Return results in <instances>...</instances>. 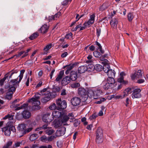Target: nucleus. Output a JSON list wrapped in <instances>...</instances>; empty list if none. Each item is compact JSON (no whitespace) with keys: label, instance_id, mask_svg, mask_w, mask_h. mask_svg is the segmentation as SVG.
Here are the masks:
<instances>
[{"label":"nucleus","instance_id":"nucleus-37","mask_svg":"<svg viewBox=\"0 0 148 148\" xmlns=\"http://www.w3.org/2000/svg\"><path fill=\"white\" fill-rule=\"evenodd\" d=\"M38 35L39 34L38 33L36 32L30 35L29 37V38L30 39V40H32L37 38L38 36Z\"/></svg>","mask_w":148,"mask_h":148},{"label":"nucleus","instance_id":"nucleus-35","mask_svg":"<svg viewBox=\"0 0 148 148\" xmlns=\"http://www.w3.org/2000/svg\"><path fill=\"white\" fill-rule=\"evenodd\" d=\"M28 106V104L24 103L23 105H22L21 106L19 107H18L16 109V110H19L21 109H27Z\"/></svg>","mask_w":148,"mask_h":148},{"label":"nucleus","instance_id":"nucleus-21","mask_svg":"<svg viewBox=\"0 0 148 148\" xmlns=\"http://www.w3.org/2000/svg\"><path fill=\"white\" fill-rule=\"evenodd\" d=\"M108 84L114 87L115 84V80L113 77H108L106 81H105Z\"/></svg>","mask_w":148,"mask_h":148},{"label":"nucleus","instance_id":"nucleus-44","mask_svg":"<svg viewBox=\"0 0 148 148\" xmlns=\"http://www.w3.org/2000/svg\"><path fill=\"white\" fill-rule=\"evenodd\" d=\"M98 115L96 113H94L92 115L90 116L89 119L90 120H94L95 119L97 116Z\"/></svg>","mask_w":148,"mask_h":148},{"label":"nucleus","instance_id":"nucleus-10","mask_svg":"<svg viewBox=\"0 0 148 148\" xmlns=\"http://www.w3.org/2000/svg\"><path fill=\"white\" fill-rule=\"evenodd\" d=\"M141 90L139 88L133 89L132 97L133 98H138L141 97L140 92Z\"/></svg>","mask_w":148,"mask_h":148},{"label":"nucleus","instance_id":"nucleus-3","mask_svg":"<svg viewBox=\"0 0 148 148\" xmlns=\"http://www.w3.org/2000/svg\"><path fill=\"white\" fill-rule=\"evenodd\" d=\"M78 94L82 97V101H85L90 96L88 93V91H86L85 89L80 87L78 89Z\"/></svg>","mask_w":148,"mask_h":148},{"label":"nucleus","instance_id":"nucleus-54","mask_svg":"<svg viewBox=\"0 0 148 148\" xmlns=\"http://www.w3.org/2000/svg\"><path fill=\"white\" fill-rule=\"evenodd\" d=\"M138 79L137 81V83L140 84L143 83L145 82V79H143L141 78H138Z\"/></svg>","mask_w":148,"mask_h":148},{"label":"nucleus","instance_id":"nucleus-53","mask_svg":"<svg viewBox=\"0 0 148 148\" xmlns=\"http://www.w3.org/2000/svg\"><path fill=\"white\" fill-rule=\"evenodd\" d=\"M80 86V84L79 83H76L72 84L71 86L73 88H77Z\"/></svg>","mask_w":148,"mask_h":148},{"label":"nucleus","instance_id":"nucleus-8","mask_svg":"<svg viewBox=\"0 0 148 148\" xmlns=\"http://www.w3.org/2000/svg\"><path fill=\"white\" fill-rule=\"evenodd\" d=\"M20 82H19V81H17V79L11 80L9 83L8 88L11 89L13 91H15L17 86L19 85Z\"/></svg>","mask_w":148,"mask_h":148},{"label":"nucleus","instance_id":"nucleus-41","mask_svg":"<svg viewBox=\"0 0 148 148\" xmlns=\"http://www.w3.org/2000/svg\"><path fill=\"white\" fill-rule=\"evenodd\" d=\"M25 71V70L24 69H23L21 71L20 74L18 77H19V82H20L23 78V75Z\"/></svg>","mask_w":148,"mask_h":148},{"label":"nucleus","instance_id":"nucleus-7","mask_svg":"<svg viewBox=\"0 0 148 148\" xmlns=\"http://www.w3.org/2000/svg\"><path fill=\"white\" fill-rule=\"evenodd\" d=\"M17 71L16 70L14 71L13 70L8 72L5 75L4 78L0 80V85L1 86H2L6 79H9L11 78L14 74L17 73Z\"/></svg>","mask_w":148,"mask_h":148},{"label":"nucleus","instance_id":"nucleus-52","mask_svg":"<svg viewBox=\"0 0 148 148\" xmlns=\"http://www.w3.org/2000/svg\"><path fill=\"white\" fill-rule=\"evenodd\" d=\"M101 32V28H97L96 29V33L97 35V37L98 38L100 36Z\"/></svg>","mask_w":148,"mask_h":148},{"label":"nucleus","instance_id":"nucleus-32","mask_svg":"<svg viewBox=\"0 0 148 148\" xmlns=\"http://www.w3.org/2000/svg\"><path fill=\"white\" fill-rule=\"evenodd\" d=\"M103 131L101 127H98L96 133V136H103Z\"/></svg>","mask_w":148,"mask_h":148},{"label":"nucleus","instance_id":"nucleus-47","mask_svg":"<svg viewBox=\"0 0 148 148\" xmlns=\"http://www.w3.org/2000/svg\"><path fill=\"white\" fill-rule=\"evenodd\" d=\"M12 142L11 141H8L6 143V145H5L3 147V148H9L10 146L12 145Z\"/></svg>","mask_w":148,"mask_h":148},{"label":"nucleus","instance_id":"nucleus-23","mask_svg":"<svg viewBox=\"0 0 148 148\" xmlns=\"http://www.w3.org/2000/svg\"><path fill=\"white\" fill-rule=\"evenodd\" d=\"M71 80L69 76H66L62 80V84L63 85H66L70 82Z\"/></svg>","mask_w":148,"mask_h":148},{"label":"nucleus","instance_id":"nucleus-14","mask_svg":"<svg viewBox=\"0 0 148 148\" xmlns=\"http://www.w3.org/2000/svg\"><path fill=\"white\" fill-rule=\"evenodd\" d=\"M50 114L47 113L44 114L42 117V120L44 122H50L53 120V118L50 119Z\"/></svg>","mask_w":148,"mask_h":148},{"label":"nucleus","instance_id":"nucleus-1","mask_svg":"<svg viewBox=\"0 0 148 148\" xmlns=\"http://www.w3.org/2000/svg\"><path fill=\"white\" fill-rule=\"evenodd\" d=\"M12 123V122H8L7 123L6 126L2 128V131L3 132H4L6 136H10L11 131L13 132H16L15 127L11 125Z\"/></svg>","mask_w":148,"mask_h":148},{"label":"nucleus","instance_id":"nucleus-38","mask_svg":"<svg viewBox=\"0 0 148 148\" xmlns=\"http://www.w3.org/2000/svg\"><path fill=\"white\" fill-rule=\"evenodd\" d=\"M14 115L10 114H9L4 117L3 119L4 120L8 119L9 120H11L13 119Z\"/></svg>","mask_w":148,"mask_h":148},{"label":"nucleus","instance_id":"nucleus-43","mask_svg":"<svg viewBox=\"0 0 148 148\" xmlns=\"http://www.w3.org/2000/svg\"><path fill=\"white\" fill-rule=\"evenodd\" d=\"M94 22L92 21H91L89 19V20L87 22H85L83 24V26H88L90 25L93 24Z\"/></svg>","mask_w":148,"mask_h":148},{"label":"nucleus","instance_id":"nucleus-26","mask_svg":"<svg viewBox=\"0 0 148 148\" xmlns=\"http://www.w3.org/2000/svg\"><path fill=\"white\" fill-rule=\"evenodd\" d=\"M62 114L61 112L57 110H54L52 112V115L53 116V118H60Z\"/></svg>","mask_w":148,"mask_h":148},{"label":"nucleus","instance_id":"nucleus-15","mask_svg":"<svg viewBox=\"0 0 148 148\" xmlns=\"http://www.w3.org/2000/svg\"><path fill=\"white\" fill-rule=\"evenodd\" d=\"M66 131V128L64 127H61L57 131L56 134L57 136H60L64 135Z\"/></svg>","mask_w":148,"mask_h":148},{"label":"nucleus","instance_id":"nucleus-19","mask_svg":"<svg viewBox=\"0 0 148 148\" xmlns=\"http://www.w3.org/2000/svg\"><path fill=\"white\" fill-rule=\"evenodd\" d=\"M88 70V67L86 66L83 65L80 66L78 68V73H82L85 72Z\"/></svg>","mask_w":148,"mask_h":148},{"label":"nucleus","instance_id":"nucleus-62","mask_svg":"<svg viewBox=\"0 0 148 148\" xmlns=\"http://www.w3.org/2000/svg\"><path fill=\"white\" fill-rule=\"evenodd\" d=\"M54 130H52V129H51V130H49L47 131V134L48 135H51L52 134H53V133L54 132Z\"/></svg>","mask_w":148,"mask_h":148},{"label":"nucleus","instance_id":"nucleus-63","mask_svg":"<svg viewBox=\"0 0 148 148\" xmlns=\"http://www.w3.org/2000/svg\"><path fill=\"white\" fill-rule=\"evenodd\" d=\"M32 129H33V128L32 127H29V128H28L27 129H26V130H25L26 134L30 132L32 130Z\"/></svg>","mask_w":148,"mask_h":148},{"label":"nucleus","instance_id":"nucleus-60","mask_svg":"<svg viewBox=\"0 0 148 148\" xmlns=\"http://www.w3.org/2000/svg\"><path fill=\"white\" fill-rule=\"evenodd\" d=\"M72 35H73L72 33L71 32H70V33H69L68 34H67L65 36V38H66L67 39H68L70 38V37L71 38L72 37Z\"/></svg>","mask_w":148,"mask_h":148},{"label":"nucleus","instance_id":"nucleus-12","mask_svg":"<svg viewBox=\"0 0 148 148\" xmlns=\"http://www.w3.org/2000/svg\"><path fill=\"white\" fill-rule=\"evenodd\" d=\"M125 74L124 72H122L120 74V77L118 78V82L121 83L123 84H126L128 83V82L126 81H125L124 80L123 76H125Z\"/></svg>","mask_w":148,"mask_h":148},{"label":"nucleus","instance_id":"nucleus-50","mask_svg":"<svg viewBox=\"0 0 148 148\" xmlns=\"http://www.w3.org/2000/svg\"><path fill=\"white\" fill-rule=\"evenodd\" d=\"M35 98L32 97L30 99V101H34V100L38 101V100L39 99L40 97L39 96L35 95L34 96Z\"/></svg>","mask_w":148,"mask_h":148},{"label":"nucleus","instance_id":"nucleus-55","mask_svg":"<svg viewBox=\"0 0 148 148\" xmlns=\"http://www.w3.org/2000/svg\"><path fill=\"white\" fill-rule=\"evenodd\" d=\"M30 49H28L26 51H25V53L21 57V58H23L26 56L28 55V53L30 51Z\"/></svg>","mask_w":148,"mask_h":148},{"label":"nucleus","instance_id":"nucleus-16","mask_svg":"<svg viewBox=\"0 0 148 148\" xmlns=\"http://www.w3.org/2000/svg\"><path fill=\"white\" fill-rule=\"evenodd\" d=\"M15 91H13L11 89L8 88V91L7 92L5 98L9 100L11 99L13 96V94Z\"/></svg>","mask_w":148,"mask_h":148},{"label":"nucleus","instance_id":"nucleus-29","mask_svg":"<svg viewBox=\"0 0 148 148\" xmlns=\"http://www.w3.org/2000/svg\"><path fill=\"white\" fill-rule=\"evenodd\" d=\"M116 73L114 70L110 69L107 73V75L108 77H115Z\"/></svg>","mask_w":148,"mask_h":148},{"label":"nucleus","instance_id":"nucleus-5","mask_svg":"<svg viewBox=\"0 0 148 148\" xmlns=\"http://www.w3.org/2000/svg\"><path fill=\"white\" fill-rule=\"evenodd\" d=\"M102 92L100 89L94 90L90 89H88V93L90 94V96L93 97L94 99L99 98L100 96L102 94Z\"/></svg>","mask_w":148,"mask_h":148},{"label":"nucleus","instance_id":"nucleus-20","mask_svg":"<svg viewBox=\"0 0 148 148\" xmlns=\"http://www.w3.org/2000/svg\"><path fill=\"white\" fill-rule=\"evenodd\" d=\"M23 117L25 119H28L31 116L30 112L27 110H24L22 113Z\"/></svg>","mask_w":148,"mask_h":148},{"label":"nucleus","instance_id":"nucleus-56","mask_svg":"<svg viewBox=\"0 0 148 148\" xmlns=\"http://www.w3.org/2000/svg\"><path fill=\"white\" fill-rule=\"evenodd\" d=\"M61 15V12H58L53 16L54 17L55 19H56V18H59V16Z\"/></svg>","mask_w":148,"mask_h":148},{"label":"nucleus","instance_id":"nucleus-27","mask_svg":"<svg viewBox=\"0 0 148 148\" xmlns=\"http://www.w3.org/2000/svg\"><path fill=\"white\" fill-rule=\"evenodd\" d=\"M32 102V105L36 107L35 109H39L40 108L39 105H40V102L39 101L34 100V101H30Z\"/></svg>","mask_w":148,"mask_h":148},{"label":"nucleus","instance_id":"nucleus-58","mask_svg":"<svg viewBox=\"0 0 148 148\" xmlns=\"http://www.w3.org/2000/svg\"><path fill=\"white\" fill-rule=\"evenodd\" d=\"M45 124H44L41 127L42 128V130H45L47 129V126L48 125V123L49 122H45Z\"/></svg>","mask_w":148,"mask_h":148},{"label":"nucleus","instance_id":"nucleus-59","mask_svg":"<svg viewBox=\"0 0 148 148\" xmlns=\"http://www.w3.org/2000/svg\"><path fill=\"white\" fill-rule=\"evenodd\" d=\"M47 138L48 140V142H49L53 140L55 138V136H51L48 137Z\"/></svg>","mask_w":148,"mask_h":148},{"label":"nucleus","instance_id":"nucleus-18","mask_svg":"<svg viewBox=\"0 0 148 148\" xmlns=\"http://www.w3.org/2000/svg\"><path fill=\"white\" fill-rule=\"evenodd\" d=\"M102 84H103V88L105 90H107L109 89H112L114 87L108 84L106 81H103Z\"/></svg>","mask_w":148,"mask_h":148},{"label":"nucleus","instance_id":"nucleus-57","mask_svg":"<svg viewBox=\"0 0 148 148\" xmlns=\"http://www.w3.org/2000/svg\"><path fill=\"white\" fill-rule=\"evenodd\" d=\"M95 14H93L90 16V19L89 20L91 21H92L94 22L95 19Z\"/></svg>","mask_w":148,"mask_h":148},{"label":"nucleus","instance_id":"nucleus-6","mask_svg":"<svg viewBox=\"0 0 148 148\" xmlns=\"http://www.w3.org/2000/svg\"><path fill=\"white\" fill-rule=\"evenodd\" d=\"M26 128V124L24 123H21L18 125L17 127V129L18 131L19 135H20L19 136L20 138L26 134L25 130Z\"/></svg>","mask_w":148,"mask_h":148},{"label":"nucleus","instance_id":"nucleus-4","mask_svg":"<svg viewBox=\"0 0 148 148\" xmlns=\"http://www.w3.org/2000/svg\"><path fill=\"white\" fill-rule=\"evenodd\" d=\"M57 110L60 111L63 110L67 107V103L65 100H62L61 98H59L56 101Z\"/></svg>","mask_w":148,"mask_h":148},{"label":"nucleus","instance_id":"nucleus-2","mask_svg":"<svg viewBox=\"0 0 148 148\" xmlns=\"http://www.w3.org/2000/svg\"><path fill=\"white\" fill-rule=\"evenodd\" d=\"M44 97L41 100V102L43 103H46L51 99L55 98L56 96V93L55 92H47L44 94Z\"/></svg>","mask_w":148,"mask_h":148},{"label":"nucleus","instance_id":"nucleus-64","mask_svg":"<svg viewBox=\"0 0 148 148\" xmlns=\"http://www.w3.org/2000/svg\"><path fill=\"white\" fill-rule=\"evenodd\" d=\"M61 95L62 96L65 95H66V90L64 89H63L62 90Z\"/></svg>","mask_w":148,"mask_h":148},{"label":"nucleus","instance_id":"nucleus-9","mask_svg":"<svg viewBox=\"0 0 148 148\" xmlns=\"http://www.w3.org/2000/svg\"><path fill=\"white\" fill-rule=\"evenodd\" d=\"M73 114L72 113H70L68 114L63 113L60 117V119L63 123V125H66V123L68 121L70 117L73 116Z\"/></svg>","mask_w":148,"mask_h":148},{"label":"nucleus","instance_id":"nucleus-28","mask_svg":"<svg viewBox=\"0 0 148 148\" xmlns=\"http://www.w3.org/2000/svg\"><path fill=\"white\" fill-rule=\"evenodd\" d=\"M54 127L56 128H57L61 125H63V123L60 119L57 121H54Z\"/></svg>","mask_w":148,"mask_h":148},{"label":"nucleus","instance_id":"nucleus-22","mask_svg":"<svg viewBox=\"0 0 148 148\" xmlns=\"http://www.w3.org/2000/svg\"><path fill=\"white\" fill-rule=\"evenodd\" d=\"M72 81H75L77 78V74L76 72L72 71L70 73V77Z\"/></svg>","mask_w":148,"mask_h":148},{"label":"nucleus","instance_id":"nucleus-33","mask_svg":"<svg viewBox=\"0 0 148 148\" xmlns=\"http://www.w3.org/2000/svg\"><path fill=\"white\" fill-rule=\"evenodd\" d=\"M103 140V136H96V141L97 143H101Z\"/></svg>","mask_w":148,"mask_h":148},{"label":"nucleus","instance_id":"nucleus-36","mask_svg":"<svg viewBox=\"0 0 148 148\" xmlns=\"http://www.w3.org/2000/svg\"><path fill=\"white\" fill-rule=\"evenodd\" d=\"M77 62H75L72 64H69L67 65V68L69 71H71V70H72L73 68L77 66Z\"/></svg>","mask_w":148,"mask_h":148},{"label":"nucleus","instance_id":"nucleus-13","mask_svg":"<svg viewBox=\"0 0 148 148\" xmlns=\"http://www.w3.org/2000/svg\"><path fill=\"white\" fill-rule=\"evenodd\" d=\"M81 102V99L77 97L73 98L71 101L72 104L74 106H77L79 105Z\"/></svg>","mask_w":148,"mask_h":148},{"label":"nucleus","instance_id":"nucleus-31","mask_svg":"<svg viewBox=\"0 0 148 148\" xmlns=\"http://www.w3.org/2000/svg\"><path fill=\"white\" fill-rule=\"evenodd\" d=\"M93 69H95L97 71H100L102 70V66L99 64H97L93 67Z\"/></svg>","mask_w":148,"mask_h":148},{"label":"nucleus","instance_id":"nucleus-61","mask_svg":"<svg viewBox=\"0 0 148 148\" xmlns=\"http://www.w3.org/2000/svg\"><path fill=\"white\" fill-rule=\"evenodd\" d=\"M69 2V1L68 0H64L62 2V5L64 6L68 4Z\"/></svg>","mask_w":148,"mask_h":148},{"label":"nucleus","instance_id":"nucleus-46","mask_svg":"<svg viewBox=\"0 0 148 148\" xmlns=\"http://www.w3.org/2000/svg\"><path fill=\"white\" fill-rule=\"evenodd\" d=\"M134 88H128L125 90V92L127 94H130L132 92H133Z\"/></svg>","mask_w":148,"mask_h":148},{"label":"nucleus","instance_id":"nucleus-48","mask_svg":"<svg viewBox=\"0 0 148 148\" xmlns=\"http://www.w3.org/2000/svg\"><path fill=\"white\" fill-rule=\"evenodd\" d=\"M93 55L96 57L99 58L101 55L100 53L98 51H95L93 52Z\"/></svg>","mask_w":148,"mask_h":148},{"label":"nucleus","instance_id":"nucleus-51","mask_svg":"<svg viewBox=\"0 0 148 148\" xmlns=\"http://www.w3.org/2000/svg\"><path fill=\"white\" fill-rule=\"evenodd\" d=\"M79 123L78 119H75L74 120V126L75 127H77L79 124Z\"/></svg>","mask_w":148,"mask_h":148},{"label":"nucleus","instance_id":"nucleus-40","mask_svg":"<svg viewBox=\"0 0 148 148\" xmlns=\"http://www.w3.org/2000/svg\"><path fill=\"white\" fill-rule=\"evenodd\" d=\"M38 136L37 134H32L30 136L29 139L31 141H33L36 139L38 137Z\"/></svg>","mask_w":148,"mask_h":148},{"label":"nucleus","instance_id":"nucleus-42","mask_svg":"<svg viewBox=\"0 0 148 148\" xmlns=\"http://www.w3.org/2000/svg\"><path fill=\"white\" fill-rule=\"evenodd\" d=\"M40 140L43 142L48 143V140L46 136H43L40 138Z\"/></svg>","mask_w":148,"mask_h":148},{"label":"nucleus","instance_id":"nucleus-49","mask_svg":"<svg viewBox=\"0 0 148 148\" xmlns=\"http://www.w3.org/2000/svg\"><path fill=\"white\" fill-rule=\"evenodd\" d=\"M49 108L51 110L57 109V105L55 103H53L50 106Z\"/></svg>","mask_w":148,"mask_h":148},{"label":"nucleus","instance_id":"nucleus-45","mask_svg":"<svg viewBox=\"0 0 148 148\" xmlns=\"http://www.w3.org/2000/svg\"><path fill=\"white\" fill-rule=\"evenodd\" d=\"M52 45L51 44H50L47 45L44 47L43 49V50L45 51H47L51 47Z\"/></svg>","mask_w":148,"mask_h":148},{"label":"nucleus","instance_id":"nucleus-30","mask_svg":"<svg viewBox=\"0 0 148 148\" xmlns=\"http://www.w3.org/2000/svg\"><path fill=\"white\" fill-rule=\"evenodd\" d=\"M110 66L108 64H106L104 65L102 67V69L106 73H107L110 69Z\"/></svg>","mask_w":148,"mask_h":148},{"label":"nucleus","instance_id":"nucleus-39","mask_svg":"<svg viewBox=\"0 0 148 148\" xmlns=\"http://www.w3.org/2000/svg\"><path fill=\"white\" fill-rule=\"evenodd\" d=\"M134 18V15L133 13L130 12L128 13L127 15V18L129 22L132 21Z\"/></svg>","mask_w":148,"mask_h":148},{"label":"nucleus","instance_id":"nucleus-17","mask_svg":"<svg viewBox=\"0 0 148 148\" xmlns=\"http://www.w3.org/2000/svg\"><path fill=\"white\" fill-rule=\"evenodd\" d=\"M49 26L47 24H44L40 28L39 32L43 34L46 33L48 31Z\"/></svg>","mask_w":148,"mask_h":148},{"label":"nucleus","instance_id":"nucleus-11","mask_svg":"<svg viewBox=\"0 0 148 148\" xmlns=\"http://www.w3.org/2000/svg\"><path fill=\"white\" fill-rule=\"evenodd\" d=\"M142 76V73H141V70H138L137 72L132 74L131 77L134 80L135 79L141 78Z\"/></svg>","mask_w":148,"mask_h":148},{"label":"nucleus","instance_id":"nucleus-34","mask_svg":"<svg viewBox=\"0 0 148 148\" xmlns=\"http://www.w3.org/2000/svg\"><path fill=\"white\" fill-rule=\"evenodd\" d=\"M108 5L107 3H103L99 8V10L103 11L106 9L108 7Z\"/></svg>","mask_w":148,"mask_h":148},{"label":"nucleus","instance_id":"nucleus-24","mask_svg":"<svg viewBox=\"0 0 148 148\" xmlns=\"http://www.w3.org/2000/svg\"><path fill=\"white\" fill-rule=\"evenodd\" d=\"M110 23L112 27L114 29L116 28L118 23V21L116 18L112 19L110 21Z\"/></svg>","mask_w":148,"mask_h":148},{"label":"nucleus","instance_id":"nucleus-25","mask_svg":"<svg viewBox=\"0 0 148 148\" xmlns=\"http://www.w3.org/2000/svg\"><path fill=\"white\" fill-rule=\"evenodd\" d=\"M64 73V71H61L56 76V78L55 80V81L58 82H60V80L62 79Z\"/></svg>","mask_w":148,"mask_h":148}]
</instances>
